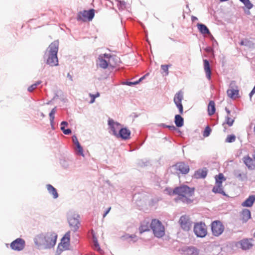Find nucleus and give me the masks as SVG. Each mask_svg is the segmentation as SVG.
I'll return each instance as SVG.
<instances>
[{"instance_id": "nucleus-46", "label": "nucleus", "mask_w": 255, "mask_h": 255, "mask_svg": "<svg viewBox=\"0 0 255 255\" xmlns=\"http://www.w3.org/2000/svg\"><path fill=\"white\" fill-rule=\"evenodd\" d=\"M176 107L178 109L180 114H183V107L182 102L175 103H174Z\"/></svg>"}, {"instance_id": "nucleus-10", "label": "nucleus", "mask_w": 255, "mask_h": 255, "mask_svg": "<svg viewBox=\"0 0 255 255\" xmlns=\"http://www.w3.org/2000/svg\"><path fill=\"white\" fill-rule=\"evenodd\" d=\"M224 229V226L219 220L214 221L211 224V231L214 236L218 237L221 235Z\"/></svg>"}, {"instance_id": "nucleus-16", "label": "nucleus", "mask_w": 255, "mask_h": 255, "mask_svg": "<svg viewBox=\"0 0 255 255\" xmlns=\"http://www.w3.org/2000/svg\"><path fill=\"white\" fill-rule=\"evenodd\" d=\"M197 26L200 33H201L202 34L209 35L211 40H214L215 42L217 43L216 40L215 39L214 37L211 33L209 28L205 24L202 23H198L197 24Z\"/></svg>"}, {"instance_id": "nucleus-18", "label": "nucleus", "mask_w": 255, "mask_h": 255, "mask_svg": "<svg viewBox=\"0 0 255 255\" xmlns=\"http://www.w3.org/2000/svg\"><path fill=\"white\" fill-rule=\"evenodd\" d=\"M243 160L249 170H253L255 169V162L249 155L244 156Z\"/></svg>"}, {"instance_id": "nucleus-2", "label": "nucleus", "mask_w": 255, "mask_h": 255, "mask_svg": "<svg viewBox=\"0 0 255 255\" xmlns=\"http://www.w3.org/2000/svg\"><path fill=\"white\" fill-rule=\"evenodd\" d=\"M57 238L54 232L41 233L34 237L33 241L38 249H51L55 246Z\"/></svg>"}, {"instance_id": "nucleus-43", "label": "nucleus", "mask_w": 255, "mask_h": 255, "mask_svg": "<svg viewBox=\"0 0 255 255\" xmlns=\"http://www.w3.org/2000/svg\"><path fill=\"white\" fill-rule=\"evenodd\" d=\"M60 164L64 169L68 168L69 165L68 161L65 158L61 159L60 160Z\"/></svg>"}, {"instance_id": "nucleus-56", "label": "nucleus", "mask_w": 255, "mask_h": 255, "mask_svg": "<svg viewBox=\"0 0 255 255\" xmlns=\"http://www.w3.org/2000/svg\"><path fill=\"white\" fill-rule=\"evenodd\" d=\"M49 116L50 118V122H51V123L54 122L55 118L54 114L49 113Z\"/></svg>"}, {"instance_id": "nucleus-19", "label": "nucleus", "mask_w": 255, "mask_h": 255, "mask_svg": "<svg viewBox=\"0 0 255 255\" xmlns=\"http://www.w3.org/2000/svg\"><path fill=\"white\" fill-rule=\"evenodd\" d=\"M204 69L206 74V77L208 80H211L212 71L210 61L208 59L203 60Z\"/></svg>"}, {"instance_id": "nucleus-35", "label": "nucleus", "mask_w": 255, "mask_h": 255, "mask_svg": "<svg viewBox=\"0 0 255 255\" xmlns=\"http://www.w3.org/2000/svg\"><path fill=\"white\" fill-rule=\"evenodd\" d=\"M234 122V119H232L229 116H227L225 117V122L223 124V125L227 124L229 127H231L233 125Z\"/></svg>"}, {"instance_id": "nucleus-22", "label": "nucleus", "mask_w": 255, "mask_h": 255, "mask_svg": "<svg viewBox=\"0 0 255 255\" xmlns=\"http://www.w3.org/2000/svg\"><path fill=\"white\" fill-rule=\"evenodd\" d=\"M233 174L239 181H245L248 179L247 173H242L240 170H235Z\"/></svg>"}, {"instance_id": "nucleus-8", "label": "nucleus", "mask_w": 255, "mask_h": 255, "mask_svg": "<svg viewBox=\"0 0 255 255\" xmlns=\"http://www.w3.org/2000/svg\"><path fill=\"white\" fill-rule=\"evenodd\" d=\"M95 10L93 8H90L88 10H84L83 11H80L78 13L77 20L78 21L82 20L84 22L92 21L95 16Z\"/></svg>"}, {"instance_id": "nucleus-17", "label": "nucleus", "mask_w": 255, "mask_h": 255, "mask_svg": "<svg viewBox=\"0 0 255 255\" xmlns=\"http://www.w3.org/2000/svg\"><path fill=\"white\" fill-rule=\"evenodd\" d=\"M208 174V170L204 167L202 169H199L196 170L193 174L192 178L195 179H204L206 177Z\"/></svg>"}, {"instance_id": "nucleus-30", "label": "nucleus", "mask_w": 255, "mask_h": 255, "mask_svg": "<svg viewBox=\"0 0 255 255\" xmlns=\"http://www.w3.org/2000/svg\"><path fill=\"white\" fill-rule=\"evenodd\" d=\"M118 2L117 6L120 11H123L126 8V2L124 0H115Z\"/></svg>"}, {"instance_id": "nucleus-26", "label": "nucleus", "mask_w": 255, "mask_h": 255, "mask_svg": "<svg viewBox=\"0 0 255 255\" xmlns=\"http://www.w3.org/2000/svg\"><path fill=\"white\" fill-rule=\"evenodd\" d=\"M92 237L95 249L98 251L100 253L102 254L103 251L100 248L98 239L93 230H92Z\"/></svg>"}, {"instance_id": "nucleus-48", "label": "nucleus", "mask_w": 255, "mask_h": 255, "mask_svg": "<svg viewBox=\"0 0 255 255\" xmlns=\"http://www.w3.org/2000/svg\"><path fill=\"white\" fill-rule=\"evenodd\" d=\"M63 250H64L63 249V248H61L60 246L58 245V247L56 249L55 255H60L62 253V252L63 251Z\"/></svg>"}, {"instance_id": "nucleus-50", "label": "nucleus", "mask_w": 255, "mask_h": 255, "mask_svg": "<svg viewBox=\"0 0 255 255\" xmlns=\"http://www.w3.org/2000/svg\"><path fill=\"white\" fill-rule=\"evenodd\" d=\"M99 56H101L102 58H107V59H110L112 57V55L110 54H107V53H104L103 54H100Z\"/></svg>"}, {"instance_id": "nucleus-25", "label": "nucleus", "mask_w": 255, "mask_h": 255, "mask_svg": "<svg viewBox=\"0 0 255 255\" xmlns=\"http://www.w3.org/2000/svg\"><path fill=\"white\" fill-rule=\"evenodd\" d=\"M174 123L177 128H181L184 126V119L180 115H176L174 117Z\"/></svg>"}, {"instance_id": "nucleus-58", "label": "nucleus", "mask_w": 255, "mask_h": 255, "mask_svg": "<svg viewBox=\"0 0 255 255\" xmlns=\"http://www.w3.org/2000/svg\"><path fill=\"white\" fill-rule=\"evenodd\" d=\"M149 75V73H146V74H145L144 75H143V76H142L141 77H140L139 79H138V81H139V82H141L143 80H144L146 77H147V76Z\"/></svg>"}, {"instance_id": "nucleus-47", "label": "nucleus", "mask_w": 255, "mask_h": 255, "mask_svg": "<svg viewBox=\"0 0 255 255\" xmlns=\"http://www.w3.org/2000/svg\"><path fill=\"white\" fill-rule=\"evenodd\" d=\"M60 129L62 131L63 133L65 135H69L72 133V130L70 128H65L64 127H60Z\"/></svg>"}, {"instance_id": "nucleus-23", "label": "nucleus", "mask_w": 255, "mask_h": 255, "mask_svg": "<svg viewBox=\"0 0 255 255\" xmlns=\"http://www.w3.org/2000/svg\"><path fill=\"white\" fill-rule=\"evenodd\" d=\"M216 113V105L215 102L210 100L208 105V114L209 116H212Z\"/></svg>"}, {"instance_id": "nucleus-38", "label": "nucleus", "mask_w": 255, "mask_h": 255, "mask_svg": "<svg viewBox=\"0 0 255 255\" xmlns=\"http://www.w3.org/2000/svg\"><path fill=\"white\" fill-rule=\"evenodd\" d=\"M41 81L39 80L36 81L35 83L32 84L29 87H28L27 90L29 92H32L35 89H36L38 85L41 83Z\"/></svg>"}, {"instance_id": "nucleus-60", "label": "nucleus", "mask_w": 255, "mask_h": 255, "mask_svg": "<svg viewBox=\"0 0 255 255\" xmlns=\"http://www.w3.org/2000/svg\"><path fill=\"white\" fill-rule=\"evenodd\" d=\"M159 127L163 128H167L168 125H166L165 124L161 123L159 125Z\"/></svg>"}, {"instance_id": "nucleus-39", "label": "nucleus", "mask_w": 255, "mask_h": 255, "mask_svg": "<svg viewBox=\"0 0 255 255\" xmlns=\"http://www.w3.org/2000/svg\"><path fill=\"white\" fill-rule=\"evenodd\" d=\"M236 135L234 134L228 135L225 139V142L228 143H232L236 140Z\"/></svg>"}, {"instance_id": "nucleus-36", "label": "nucleus", "mask_w": 255, "mask_h": 255, "mask_svg": "<svg viewBox=\"0 0 255 255\" xmlns=\"http://www.w3.org/2000/svg\"><path fill=\"white\" fill-rule=\"evenodd\" d=\"M172 66L171 64L161 65V69L165 73L164 75L167 76L169 74L168 68Z\"/></svg>"}, {"instance_id": "nucleus-7", "label": "nucleus", "mask_w": 255, "mask_h": 255, "mask_svg": "<svg viewBox=\"0 0 255 255\" xmlns=\"http://www.w3.org/2000/svg\"><path fill=\"white\" fill-rule=\"evenodd\" d=\"M80 215L75 213H70L67 215V220L70 227L74 232L78 231L79 229L80 221Z\"/></svg>"}, {"instance_id": "nucleus-28", "label": "nucleus", "mask_w": 255, "mask_h": 255, "mask_svg": "<svg viewBox=\"0 0 255 255\" xmlns=\"http://www.w3.org/2000/svg\"><path fill=\"white\" fill-rule=\"evenodd\" d=\"M227 94L230 98L235 99L238 97L239 91L238 90L232 89L231 90H228L227 91Z\"/></svg>"}, {"instance_id": "nucleus-34", "label": "nucleus", "mask_w": 255, "mask_h": 255, "mask_svg": "<svg viewBox=\"0 0 255 255\" xmlns=\"http://www.w3.org/2000/svg\"><path fill=\"white\" fill-rule=\"evenodd\" d=\"M149 161L146 159H140L138 161L137 165L140 167H144L148 165Z\"/></svg>"}, {"instance_id": "nucleus-27", "label": "nucleus", "mask_w": 255, "mask_h": 255, "mask_svg": "<svg viewBox=\"0 0 255 255\" xmlns=\"http://www.w3.org/2000/svg\"><path fill=\"white\" fill-rule=\"evenodd\" d=\"M98 60L99 61V67L104 69H107L110 65L109 62L106 60L105 59L102 58L101 56H99Z\"/></svg>"}, {"instance_id": "nucleus-40", "label": "nucleus", "mask_w": 255, "mask_h": 255, "mask_svg": "<svg viewBox=\"0 0 255 255\" xmlns=\"http://www.w3.org/2000/svg\"><path fill=\"white\" fill-rule=\"evenodd\" d=\"M100 94L99 92H97L95 94H93L90 93L89 94V96L91 98L89 103L93 104L95 102V99L96 98H98L100 96Z\"/></svg>"}, {"instance_id": "nucleus-20", "label": "nucleus", "mask_w": 255, "mask_h": 255, "mask_svg": "<svg viewBox=\"0 0 255 255\" xmlns=\"http://www.w3.org/2000/svg\"><path fill=\"white\" fill-rule=\"evenodd\" d=\"M255 202V195H250L243 202L241 205L244 207H251Z\"/></svg>"}, {"instance_id": "nucleus-12", "label": "nucleus", "mask_w": 255, "mask_h": 255, "mask_svg": "<svg viewBox=\"0 0 255 255\" xmlns=\"http://www.w3.org/2000/svg\"><path fill=\"white\" fill-rule=\"evenodd\" d=\"M25 246V241L20 238L14 240L10 244L11 249L16 251H22L24 248Z\"/></svg>"}, {"instance_id": "nucleus-21", "label": "nucleus", "mask_w": 255, "mask_h": 255, "mask_svg": "<svg viewBox=\"0 0 255 255\" xmlns=\"http://www.w3.org/2000/svg\"><path fill=\"white\" fill-rule=\"evenodd\" d=\"M242 220L243 223H246L251 218V212L249 209L244 208L241 212Z\"/></svg>"}, {"instance_id": "nucleus-51", "label": "nucleus", "mask_w": 255, "mask_h": 255, "mask_svg": "<svg viewBox=\"0 0 255 255\" xmlns=\"http://www.w3.org/2000/svg\"><path fill=\"white\" fill-rule=\"evenodd\" d=\"M72 139L75 146L78 144H80L78 140L77 136L75 135L72 136Z\"/></svg>"}, {"instance_id": "nucleus-61", "label": "nucleus", "mask_w": 255, "mask_h": 255, "mask_svg": "<svg viewBox=\"0 0 255 255\" xmlns=\"http://www.w3.org/2000/svg\"><path fill=\"white\" fill-rule=\"evenodd\" d=\"M56 108H57V107H55L54 108H53L51 110V111H50V113L55 115V113L56 112Z\"/></svg>"}, {"instance_id": "nucleus-45", "label": "nucleus", "mask_w": 255, "mask_h": 255, "mask_svg": "<svg viewBox=\"0 0 255 255\" xmlns=\"http://www.w3.org/2000/svg\"><path fill=\"white\" fill-rule=\"evenodd\" d=\"M159 200L157 198H151L148 203V205L150 207L154 206L156 205Z\"/></svg>"}, {"instance_id": "nucleus-15", "label": "nucleus", "mask_w": 255, "mask_h": 255, "mask_svg": "<svg viewBox=\"0 0 255 255\" xmlns=\"http://www.w3.org/2000/svg\"><path fill=\"white\" fill-rule=\"evenodd\" d=\"M183 255H198L199 250L193 246H185L181 249Z\"/></svg>"}, {"instance_id": "nucleus-4", "label": "nucleus", "mask_w": 255, "mask_h": 255, "mask_svg": "<svg viewBox=\"0 0 255 255\" xmlns=\"http://www.w3.org/2000/svg\"><path fill=\"white\" fill-rule=\"evenodd\" d=\"M59 41L58 40H54L50 44L43 57L46 64L52 67L58 65V58L57 57Z\"/></svg>"}, {"instance_id": "nucleus-64", "label": "nucleus", "mask_w": 255, "mask_h": 255, "mask_svg": "<svg viewBox=\"0 0 255 255\" xmlns=\"http://www.w3.org/2000/svg\"><path fill=\"white\" fill-rule=\"evenodd\" d=\"M67 78H68L71 81H73V78H72V75L69 73H68L67 74Z\"/></svg>"}, {"instance_id": "nucleus-49", "label": "nucleus", "mask_w": 255, "mask_h": 255, "mask_svg": "<svg viewBox=\"0 0 255 255\" xmlns=\"http://www.w3.org/2000/svg\"><path fill=\"white\" fill-rule=\"evenodd\" d=\"M131 241L133 243H136L138 241V238L135 234L130 235Z\"/></svg>"}, {"instance_id": "nucleus-33", "label": "nucleus", "mask_w": 255, "mask_h": 255, "mask_svg": "<svg viewBox=\"0 0 255 255\" xmlns=\"http://www.w3.org/2000/svg\"><path fill=\"white\" fill-rule=\"evenodd\" d=\"M240 1L242 2L245 6L248 9H250L253 7V4L251 2L250 0H239Z\"/></svg>"}, {"instance_id": "nucleus-62", "label": "nucleus", "mask_w": 255, "mask_h": 255, "mask_svg": "<svg viewBox=\"0 0 255 255\" xmlns=\"http://www.w3.org/2000/svg\"><path fill=\"white\" fill-rule=\"evenodd\" d=\"M131 116L133 118H136L138 117V115L135 113H132V114L131 115Z\"/></svg>"}, {"instance_id": "nucleus-1", "label": "nucleus", "mask_w": 255, "mask_h": 255, "mask_svg": "<svg viewBox=\"0 0 255 255\" xmlns=\"http://www.w3.org/2000/svg\"><path fill=\"white\" fill-rule=\"evenodd\" d=\"M165 191L170 196L174 195L178 196L177 198L175 199V202H177V200H179L183 203L187 205L191 204L193 202L194 200L190 198L189 197H192L194 195L195 187H190L187 185L182 184L175 187L173 189L170 187H166Z\"/></svg>"}, {"instance_id": "nucleus-9", "label": "nucleus", "mask_w": 255, "mask_h": 255, "mask_svg": "<svg viewBox=\"0 0 255 255\" xmlns=\"http://www.w3.org/2000/svg\"><path fill=\"white\" fill-rule=\"evenodd\" d=\"M193 231L195 235L199 238H204L207 234L206 226L202 222L195 224Z\"/></svg>"}, {"instance_id": "nucleus-41", "label": "nucleus", "mask_w": 255, "mask_h": 255, "mask_svg": "<svg viewBox=\"0 0 255 255\" xmlns=\"http://www.w3.org/2000/svg\"><path fill=\"white\" fill-rule=\"evenodd\" d=\"M149 230H150L149 229L147 225L142 224L140 226L139 228V232L140 234H141L145 232L149 231Z\"/></svg>"}, {"instance_id": "nucleus-53", "label": "nucleus", "mask_w": 255, "mask_h": 255, "mask_svg": "<svg viewBox=\"0 0 255 255\" xmlns=\"http://www.w3.org/2000/svg\"><path fill=\"white\" fill-rule=\"evenodd\" d=\"M122 85H128V86H133V83H132V82H130V81H128L123 82L122 83Z\"/></svg>"}, {"instance_id": "nucleus-52", "label": "nucleus", "mask_w": 255, "mask_h": 255, "mask_svg": "<svg viewBox=\"0 0 255 255\" xmlns=\"http://www.w3.org/2000/svg\"><path fill=\"white\" fill-rule=\"evenodd\" d=\"M130 238V235L128 234H126L125 235H124L121 237V239L124 241L128 240Z\"/></svg>"}, {"instance_id": "nucleus-63", "label": "nucleus", "mask_w": 255, "mask_h": 255, "mask_svg": "<svg viewBox=\"0 0 255 255\" xmlns=\"http://www.w3.org/2000/svg\"><path fill=\"white\" fill-rule=\"evenodd\" d=\"M191 20L193 22L195 21V20H198V18L197 17H196L195 16H191Z\"/></svg>"}, {"instance_id": "nucleus-37", "label": "nucleus", "mask_w": 255, "mask_h": 255, "mask_svg": "<svg viewBox=\"0 0 255 255\" xmlns=\"http://www.w3.org/2000/svg\"><path fill=\"white\" fill-rule=\"evenodd\" d=\"M211 131H212L211 128H210V127L208 125L205 127V128L204 129V131L203 132V135L205 137H208L210 135Z\"/></svg>"}, {"instance_id": "nucleus-24", "label": "nucleus", "mask_w": 255, "mask_h": 255, "mask_svg": "<svg viewBox=\"0 0 255 255\" xmlns=\"http://www.w3.org/2000/svg\"><path fill=\"white\" fill-rule=\"evenodd\" d=\"M46 186L47 189L49 193L52 196L53 198L54 199H57L59 196V194L57 192L56 189L55 187H54L52 185L49 184H47Z\"/></svg>"}, {"instance_id": "nucleus-29", "label": "nucleus", "mask_w": 255, "mask_h": 255, "mask_svg": "<svg viewBox=\"0 0 255 255\" xmlns=\"http://www.w3.org/2000/svg\"><path fill=\"white\" fill-rule=\"evenodd\" d=\"M183 99V93L180 90L178 91L176 94L174 95L173 101L174 103H179L182 102V100Z\"/></svg>"}, {"instance_id": "nucleus-5", "label": "nucleus", "mask_w": 255, "mask_h": 255, "mask_svg": "<svg viewBox=\"0 0 255 255\" xmlns=\"http://www.w3.org/2000/svg\"><path fill=\"white\" fill-rule=\"evenodd\" d=\"M215 185L212 189V192L215 194H220L223 196L228 197V195L224 191L222 188L223 182L226 180V178L223 173H219L215 177Z\"/></svg>"}, {"instance_id": "nucleus-6", "label": "nucleus", "mask_w": 255, "mask_h": 255, "mask_svg": "<svg viewBox=\"0 0 255 255\" xmlns=\"http://www.w3.org/2000/svg\"><path fill=\"white\" fill-rule=\"evenodd\" d=\"M150 228L152 230L154 236L157 238L162 237L165 234L164 226L158 220H152L150 225Z\"/></svg>"}, {"instance_id": "nucleus-14", "label": "nucleus", "mask_w": 255, "mask_h": 255, "mask_svg": "<svg viewBox=\"0 0 255 255\" xmlns=\"http://www.w3.org/2000/svg\"><path fill=\"white\" fill-rule=\"evenodd\" d=\"M181 228L185 231H189L192 226V223L186 216H182L179 219Z\"/></svg>"}, {"instance_id": "nucleus-55", "label": "nucleus", "mask_w": 255, "mask_h": 255, "mask_svg": "<svg viewBox=\"0 0 255 255\" xmlns=\"http://www.w3.org/2000/svg\"><path fill=\"white\" fill-rule=\"evenodd\" d=\"M111 209V207H109L108 208H107L104 212V214H103V218H105L107 215V214L109 213V212L110 211Z\"/></svg>"}, {"instance_id": "nucleus-11", "label": "nucleus", "mask_w": 255, "mask_h": 255, "mask_svg": "<svg viewBox=\"0 0 255 255\" xmlns=\"http://www.w3.org/2000/svg\"><path fill=\"white\" fill-rule=\"evenodd\" d=\"M171 170L179 171L182 174H187L190 170L189 166L184 162H178L170 167Z\"/></svg>"}, {"instance_id": "nucleus-32", "label": "nucleus", "mask_w": 255, "mask_h": 255, "mask_svg": "<svg viewBox=\"0 0 255 255\" xmlns=\"http://www.w3.org/2000/svg\"><path fill=\"white\" fill-rule=\"evenodd\" d=\"M240 45L242 46L251 47L254 45V43L252 41L248 40V39H244L240 41Z\"/></svg>"}, {"instance_id": "nucleus-13", "label": "nucleus", "mask_w": 255, "mask_h": 255, "mask_svg": "<svg viewBox=\"0 0 255 255\" xmlns=\"http://www.w3.org/2000/svg\"><path fill=\"white\" fill-rule=\"evenodd\" d=\"M253 241V239H244L238 242L236 246L239 247L243 251L249 250L253 247L254 245L250 242Z\"/></svg>"}, {"instance_id": "nucleus-42", "label": "nucleus", "mask_w": 255, "mask_h": 255, "mask_svg": "<svg viewBox=\"0 0 255 255\" xmlns=\"http://www.w3.org/2000/svg\"><path fill=\"white\" fill-rule=\"evenodd\" d=\"M61 242H70V232L68 231L65 233L61 240Z\"/></svg>"}, {"instance_id": "nucleus-44", "label": "nucleus", "mask_w": 255, "mask_h": 255, "mask_svg": "<svg viewBox=\"0 0 255 255\" xmlns=\"http://www.w3.org/2000/svg\"><path fill=\"white\" fill-rule=\"evenodd\" d=\"M59 246H62L64 250H69V246H70V242H61L59 243Z\"/></svg>"}, {"instance_id": "nucleus-59", "label": "nucleus", "mask_w": 255, "mask_h": 255, "mask_svg": "<svg viewBox=\"0 0 255 255\" xmlns=\"http://www.w3.org/2000/svg\"><path fill=\"white\" fill-rule=\"evenodd\" d=\"M255 94V92H254L253 90H252V91L250 92V93H249V97H250V100L251 101L252 100V97Z\"/></svg>"}, {"instance_id": "nucleus-3", "label": "nucleus", "mask_w": 255, "mask_h": 255, "mask_svg": "<svg viewBox=\"0 0 255 255\" xmlns=\"http://www.w3.org/2000/svg\"><path fill=\"white\" fill-rule=\"evenodd\" d=\"M108 125L112 132V134L118 138L127 140L130 138L131 131L126 127L118 122H115L112 119L109 118L108 121Z\"/></svg>"}, {"instance_id": "nucleus-54", "label": "nucleus", "mask_w": 255, "mask_h": 255, "mask_svg": "<svg viewBox=\"0 0 255 255\" xmlns=\"http://www.w3.org/2000/svg\"><path fill=\"white\" fill-rule=\"evenodd\" d=\"M167 128H168L171 131H175L176 130H177V128L173 125H168Z\"/></svg>"}, {"instance_id": "nucleus-31", "label": "nucleus", "mask_w": 255, "mask_h": 255, "mask_svg": "<svg viewBox=\"0 0 255 255\" xmlns=\"http://www.w3.org/2000/svg\"><path fill=\"white\" fill-rule=\"evenodd\" d=\"M76 154L78 155L84 156V150L83 147L80 144H78L76 146Z\"/></svg>"}, {"instance_id": "nucleus-57", "label": "nucleus", "mask_w": 255, "mask_h": 255, "mask_svg": "<svg viewBox=\"0 0 255 255\" xmlns=\"http://www.w3.org/2000/svg\"><path fill=\"white\" fill-rule=\"evenodd\" d=\"M68 125V124L67 123V122L66 121H62L61 122V124H60V126L61 127H64V128H65L66 127H67Z\"/></svg>"}]
</instances>
